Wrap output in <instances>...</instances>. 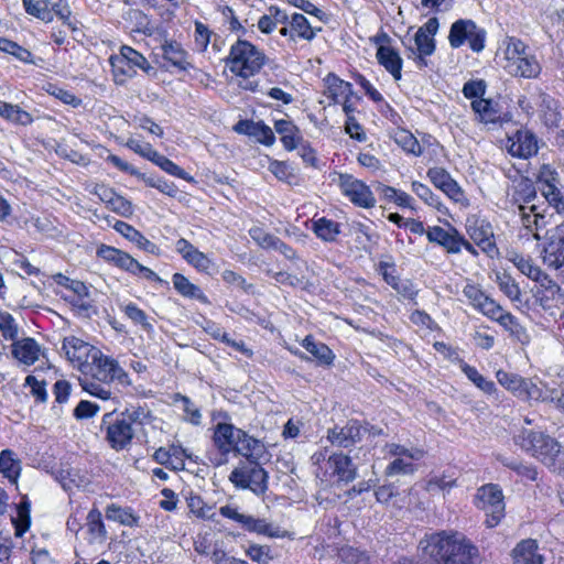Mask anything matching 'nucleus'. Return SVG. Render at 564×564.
I'll list each match as a JSON object with an SVG mask.
<instances>
[{
    "instance_id": "1",
    "label": "nucleus",
    "mask_w": 564,
    "mask_h": 564,
    "mask_svg": "<svg viewBox=\"0 0 564 564\" xmlns=\"http://www.w3.org/2000/svg\"><path fill=\"white\" fill-rule=\"evenodd\" d=\"M419 546L437 564H477L479 558L478 549L459 532L425 534Z\"/></svg>"
},
{
    "instance_id": "2",
    "label": "nucleus",
    "mask_w": 564,
    "mask_h": 564,
    "mask_svg": "<svg viewBox=\"0 0 564 564\" xmlns=\"http://www.w3.org/2000/svg\"><path fill=\"white\" fill-rule=\"evenodd\" d=\"M516 442L551 473L564 477V448L553 437L542 432L524 430L517 436Z\"/></svg>"
},
{
    "instance_id": "3",
    "label": "nucleus",
    "mask_w": 564,
    "mask_h": 564,
    "mask_svg": "<svg viewBox=\"0 0 564 564\" xmlns=\"http://www.w3.org/2000/svg\"><path fill=\"white\" fill-rule=\"evenodd\" d=\"M229 70L243 79L260 72L265 63V55L256 45L246 40H237L225 58Z\"/></svg>"
},
{
    "instance_id": "4",
    "label": "nucleus",
    "mask_w": 564,
    "mask_h": 564,
    "mask_svg": "<svg viewBox=\"0 0 564 564\" xmlns=\"http://www.w3.org/2000/svg\"><path fill=\"white\" fill-rule=\"evenodd\" d=\"M229 480L236 488L249 489L258 496L268 490V473L259 460L241 463L230 473Z\"/></svg>"
},
{
    "instance_id": "5",
    "label": "nucleus",
    "mask_w": 564,
    "mask_h": 564,
    "mask_svg": "<svg viewBox=\"0 0 564 564\" xmlns=\"http://www.w3.org/2000/svg\"><path fill=\"white\" fill-rule=\"evenodd\" d=\"M486 35L485 29L473 20L459 19L451 25L448 42L453 48L467 43L473 52L479 53L485 48Z\"/></svg>"
},
{
    "instance_id": "6",
    "label": "nucleus",
    "mask_w": 564,
    "mask_h": 564,
    "mask_svg": "<svg viewBox=\"0 0 564 564\" xmlns=\"http://www.w3.org/2000/svg\"><path fill=\"white\" fill-rule=\"evenodd\" d=\"M84 372H89L94 379L102 383H110L115 380L121 384L130 383L128 373L119 364L99 349L93 350L91 359L84 368Z\"/></svg>"
},
{
    "instance_id": "7",
    "label": "nucleus",
    "mask_w": 564,
    "mask_h": 564,
    "mask_svg": "<svg viewBox=\"0 0 564 564\" xmlns=\"http://www.w3.org/2000/svg\"><path fill=\"white\" fill-rule=\"evenodd\" d=\"M477 507L485 511L488 528L496 527L505 516L502 490L498 485L488 484L478 489Z\"/></svg>"
},
{
    "instance_id": "8",
    "label": "nucleus",
    "mask_w": 564,
    "mask_h": 564,
    "mask_svg": "<svg viewBox=\"0 0 564 564\" xmlns=\"http://www.w3.org/2000/svg\"><path fill=\"white\" fill-rule=\"evenodd\" d=\"M104 427L106 440L115 451H122L131 444L134 431L127 419H112V413H106L101 422V429Z\"/></svg>"
},
{
    "instance_id": "9",
    "label": "nucleus",
    "mask_w": 564,
    "mask_h": 564,
    "mask_svg": "<svg viewBox=\"0 0 564 564\" xmlns=\"http://www.w3.org/2000/svg\"><path fill=\"white\" fill-rule=\"evenodd\" d=\"M338 185L351 203L362 208H371L376 198L370 188L350 174H338Z\"/></svg>"
},
{
    "instance_id": "10",
    "label": "nucleus",
    "mask_w": 564,
    "mask_h": 564,
    "mask_svg": "<svg viewBox=\"0 0 564 564\" xmlns=\"http://www.w3.org/2000/svg\"><path fill=\"white\" fill-rule=\"evenodd\" d=\"M364 425L357 420H349L343 426L335 425L327 431V440L334 446L350 447L361 442L364 435Z\"/></svg>"
},
{
    "instance_id": "11",
    "label": "nucleus",
    "mask_w": 564,
    "mask_h": 564,
    "mask_svg": "<svg viewBox=\"0 0 564 564\" xmlns=\"http://www.w3.org/2000/svg\"><path fill=\"white\" fill-rule=\"evenodd\" d=\"M508 152L512 156L528 159L538 153V140L528 129H519L507 140Z\"/></svg>"
},
{
    "instance_id": "12",
    "label": "nucleus",
    "mask_w": 564,
    "mask_h": 564,
    "mask_svg": "<svg viewBox=\"0 0 564 564\" xmlns=\"http://www.w3.org/2000/svg\"><path fill=\"white\" fill-rule=\"evenodd\" d=\"M426 238L430 242L443 247L448 253H459L462 250L463 235L453 226H448L447 229L441 226L429 227Z\"/></svg>"
},
{
    "instance_id": "13",
    "label": "nucleus",
    "mask_w": 564,
    "mask_h": 564,
    "mask_svg": "<svg viewBox=\"0 0 564 564\" xmlns=\"http://www.w3.org/2000/svg\"><path fill=\"white\" fill-rule=\"evenodd\" d=\"M466 231L470 239L485 252H489L495 248L492 227L485 219L476 216L467 217Z\"/></svg>"
},
{
    "instance_id": "14",
    "label": "nucleus",
    "mask_w": 564,
    "mask_h": 564,
    "mask_svg": "<svg viewBox=\"0 0 564 564\" xmlns=\"http://www.w3.org/2000/svg\"><path fill=\"white\" fill-rule=\"evenodd\" d=\"M544 263L555 270L564 265V221L556 226L543 249Z\"/></svg>"
},
{
    "instance_id": "15",
    "label": "nucleus",
    "mask_w": 564,
    "mask_h": 564,
    "mask_svg": "<svg viewBox=\"0 0 564 564\" xmlns=\"http://www.w3.org/2000/svg\"><path fill=\"white\" fill-rule=\"evenodd\" d=\"M62 349L65 351L67 359L84 371L91 359L93 350L96 348L75 336H70L64 338Z\"/></svg>"
},
{
    "instance_id": "16",
    "label": "nucleus",
    "mask_w": 564,
    "mask_h": 564,
    "mask_svg": "<svg viewBox=\"0 0 564 564\" xmlns=\"http://www.w3.org/2000/svg\"><path fill=\"white\" fill-rule=\"evenodd\" d=\"M243 436V431L229 423H218L214 431V444L218 451L227 455L235 452L236 443Z\"/></svg>"
},
{
    "instance_id": "17",
    "label": "nucleus",
    "mask_w": 564,
    "mask_h": 564,
    "mask_svg": "<svg viewBox=\"0 0 564 564\" xmlns=\"http://www.w3.org/2000/svg\"><path fill=\"white\" fill-rule=\"evenodd\" d=\"M427 176L435 187L454 202H460L464 198L462 188L445 169L432 167L427 171Z\"/></svg>"
},
{
    "instance_id": "18",
    "label": "nucleus",
    "mask_w": 564,
    "mask_h": 564,
    "mask_svg": "<svg viewBox=\"0 0 564 564\" xmlns=\"http://www.w3.org/2000/svg\"><path fill=\"white\" fill-rule=\"evenodd\" d=\"M541 289L535 293L536 300L543 308L550 307V300H562L564 299V292L561 286L544 271L533 280Z\"/></svg>"
},
{
    "instance_id": "19",
    "label": "nucleus",
    "mask_w": 564,
    "mask_h": 564,
    "mask_svg": "<svg viewBox=\"0 0 564 564\" xmlns=\"http://www.w3.org/2000/svg\"><path fill=\"white\" fill-rule=\"evenodd\" d=\"M518 213L521 218L522 226L530 232H533V238L540 240L541 236L539 230L546 225L544 215L540 212L536 205H522L518 206Z\"/></svg>"
},
{
    "instance_id": "20",
    "label": "nucleus",
    "mask_w": 564,
    "mask_h": 564,
    "mask_svg": "<svg viewBox=\"0 0 564 564\" xmlns=\"http://www.w3.org/2000/svg\"><path fill=\"white\" fill-rule=\"evenodd\" d=\"M113 228L122 235L126 239L133 242L139 249L144 250L151 254H159V247L147 239L139 230L133 228L131 225L117 220Z\"/></svg>"
},
{
    "instance_id": "21",
    "label": "nucleus",
    "mask_w": 564,
    "mask_h": 564,
    "mask_svg": "<svg viewBox=\"0 0 564 564\" xmlns=\"http://www.w3.org/2000/svg\"><path fill=\"white\" fill-rule=\"evenodd\" d=\"M538 542L522 540L512 551L513 564H543V556L538 553Z\"/></svg>"
},
{
    "instance_id": "22",
    "label": "nucleus",
    "mask_w": 564,
    "mask_h": 564,
    "mask_svg": "<svg viewBox=\"0 0 564 564\" xmlns=\"http://www.w3.org/2000/svg\"><path fill=\"white\" fill-rule=\"evenodd\" d=\"M62 0H22L25 12L45 23L53 21V9Z\"/></svg>"
},
{
    "instance_id": "23",
    "label": "nucleus",
    "mask_w": 564,
    "mask_h": 564,
    "mask_svg": "<svg viewBox=\"0 0 564 564\" xmlns=\"http://www.w3.org/2000/svg\"><path fill=\"white\" fill-rule=\"evenodd\" d=\"M86 527L89 535L88 542L90 544L102 545L106 543L108 533L101 519V512L97 508L88 512Z\"/></svg>"
},
{
    "instance_id": "24",
    "label": "nucleus",
    "mask_w": 564,
    "mask_h": 564,
    "mask_svg": "<svg viewBox=\"0 0 564 564\" xmlns=\"http://www.w3.org/2000/svg\"><path fill=\"white\" fill-rule=\"evenodd\" d=\"M40 346L35 339L26 337L12 345V355L25 365H33L40 357Z\"/></svg>"
},
{
    "instance_id": "25",
    "label": "nucleus",
    "mask_w": 564,
    "mask_h": 564,
    "mask_svg": "<svg viewBox=\"0 0 564 564\" xmlns=\"http://www.w3.org/2000/svg\"><path fill=\"white\" fill-rule=\"evenodd\" d=\"M235 453L245 456L248 462L260 460L265 453V447L262 442L243 431V436L236 443Z\"/></svg>"
},
{
    "instance_id": "26",
    "label": "nucleus",
    "mask_w": 564,
    "mask_h": 564,
    "mask_svg": "<svg viewBox=\"0 0 564 564\" xmlns=\"http://www.w3.org/2000/svg\"><path fill=\"white\" fill-rule=\"evenodd\" d=\"M97 256L105 260L106 262L111 263L127 272L131 270V264L134 260V258L131 257L129 253L106 245H101L97 249Z\"/></svg>"
},
{
    "instance_id": "27",
    "label": "nucleus",
    "mask_w": 564,
    "mask_h": 564,
    "mask_svg": "<svg viewBox=\"0 0 564 564\" xmlns=\"http://www.w3.org/2000/svg\"><path fill=\"white\" fill-rule=\"evenodd\" d=\"M377 58L394 79L401 78L402 58L399 53L390 46H379L377 50Z\"/></svg>"
},
{
    "instance_id": "28",
    "label": "nucleus",
    "mask_w": 564,
    "mask_h": 564,
    "mask_svg": "<svg viewBox=\"0 0 564 564\" xmlns=\"http://www.w3.org/2000/svg\"><path fill=\"white\" fill-rule=\"evenodd\" d=\"M505 69L513 76H521L525 78L536 77L541 70L540 64L533 56L524 54L514 64L505 65Z\"/></svg>"
},
{
    "instance_id": "29",
    "label": "nucleus",
    "mask_w": 564,
    "mask_h": 564,
    "mask_svg": "<svg viewBox=\"0 0 564 564\" xmlns=\"http://www.w3.org/2000/svg\"><path fill=\"white\" fill-rule=\"evenodd\" d=\"M328 464L339 480L350 482L356 478V468L349 456L341 453L334 454L329 457Z\"/></svg>"
},
{
    "instance_id": "30",
    "label": "nucleus",
    "mask_w": 564,
    "mask_h": 564,
    "mask_svg": "<svg viewBox=\"0 0 564 564\" xmlns=\"http://www.w3.org/2000/svg\"><path fill=\"white\" fill-rule=\"evenodd\" d=\"M240 525L249 531L258 534H263L270 538H280L283 536V531L273 527L271 523H268L264 519L254 518L250 514H245Z\"/></svg>"
},
{
    "instance_id": "31",
    "label": "nucleus",
    "mask_w": 564,
    "mask_h": 564,
    "mask_svg": "<svg viewBox=\"0 0 564 564\" xmlns=\"http://www.w3.org/2000/svg\"><path fill=\"white\" fill-rule=\"evenodd\" d=\"M274 129L281 135V141L288 151L297 148L302 138L295 124L289 120L281 119L274 122Z\"/></svg>"
},
{
    "instance_id": "32",
    "label": "nucleus",
    "mask_w": 564,
    "mask_h": 564,
    "mask_svg": "<svg viewBox=\"0 0 564 564\" xmlns=\"http://www.w3.org/2000/svg\"><path fill=\"white\" fill-rule=\"evenodd\" d=\"M173 285L175 290L183 296L188 299H195L200 303H208L207 296L203 291L195 284H193L186 276L181 273H174L172 276Z\"/></svg>"
},
{
    "instance_id": "33",
    "label": "nucleus",
    "mask_w": 564,
    "mask_h": 564,
    "mask_svg": "<svg viewBox=\"0 0 564 564\" xmlns=\"http://www.w3.org/2000/svg\"><path fill=\"white\" fill-rule=\"evenodd\" d=\"M30 509L31 502L26 496H23L21 501L17 505V516L11 518L12 524L15 530L14 534L17 538L23 536V534L30 528Z\"/></svg>"
},
{
    "instance_id": "34",
    "label": "nucleus",
    "mask_w": 564,
    "mask_h": 564,
    "mask_svg": "<svg viewBox=\"0 0 564 564\" xmlns=\"http://www.w3.org/2000/svg\"><path fill=\"white\" fill-rule=\"evenodd\" d=\"M0 473L12 484L18 482L21 474V462L14 457V453L10 449H4L0 454Z\"/></svg>"
},
{
    "instance_id": "35",
    "label": "nucleus",
    "mask_w": 564,
    "mask_h": 564,
    "mask_svg": "<svg viewBox=\"0 0 564 564\" xmlns=\"http://www.w3.org/2000/svg\"><path fill=\"white\" fill-rule=\"evenodd\" d=\"M302 346L314 357L321 365L329 366L334 361L333 351L323 343L315 341L312 336H306Z\"/></svg>"
},
{
    "instance_id": "36",
    "label": "nucleus",
    "mask_w": 564,
    "mask_h": 564,
    "mask_svg": "<svg viewBox=\"0 0 564 564\" xmlns=\"http://www.w3.org/2000/svg\"><path fill=\"white\" fill-rule=\"evenodd\" d=\"M106 518L127 527L138 525L139 522V517L133 513L131 508H122L115 503L107 507Z\"/></svg>"
},
{
    "instance_id": "37",
    "label": "nucleus",
    "mask_w": 564,
    "mask_h": 564,
    "mask_svg": "<svg viewBox=\"0 0 564 564\" xmlns=\"http://www.w3.org/2000/svg\"><path fill=\"white\" fill-rule=\"evenodd\" d=\"M162 56L172 65L181 69H186L189 65L186 61V52L177 42H165L162 45Z\"/></svg>"
},
{
    "instance_id": "38",
    "label": "nucleus",
    "mask_w": 564,
    "mask_h": 564,
    "mask_svg": "<svg viewBox=\"0 0 564 564\" xmlns=\"http://www.w3.org/2000/svg\"><path fill=\"white\" fill-rule=\"evenodd\" d=\"M149 161L153 162L170 175L180 177L187 182H194L193 176H191L187 172H185L181 166L172 162L170 159L159 153L156 150L154 153H152V156Z\"/></svg>"
},
{
    "instance_id": "39",
    "label": "nucleus",
    "mask_w": 564,
    "mask_h": 564,
    "mask_svg": "<svg viewBox=\"0 0 564 564\" xmlns=\"http://www.w3.org/2000/svg\"><path fill=\"white\" fill-rule=\"evenodd\" d=\"M459 368L464 372V375L481 391L488 394L495 392V382L486 379L482 375L478 372V370L475 367L469 366L464 360H459Z\"/></svg>"
},
{
    "instance_id": "40",
    "label": "nucleus",
    "mask_w": 564,
    "mask_h": 564,
    "mask_svg": "<svg viewBox=\"0 0 564 564\" xmlns=\"http://www.w3.org/2000/svg\"><path fill=\"white\" fill-rule=\"evenodd\" d=\"M509 260L516 265V268L529 279L534 280L542 269L534 264L530 257L512 252L509 256Z\"/></svg>"
},
{
    "instance_id": "41",
    "label": "nucleus",
    "mask_w": 564,
    "mask_h": 564,
    "mask_svg": "<svg viewBox=\"0 0 564 564\" xmlns=\"http://www.w3.org/2000/svg\"><path fill=\"white\" fill-rule=\"evenodd\" d=\"M496 321L518 340L523 341L528 338L524 327L511 313L503 311Z\"/></svg>"
},
{
    "instance_id": "42",
    "label": "nucleus",
    "mask_w": 564,
    "mask_h": 564,
    "mask_svg": "<svg viewBox=\"0 0 564 564\" xmlns=\"http://www.w3.org/2000/svg\"><path fill=\"white\" fill-rule=\"evenodd\" d=\"M314 232L325 241H334L339 234V225L323 217L314 223Z\"/></svg>"
},
{
    "instance_id": "43",
    "label": "nucleus",
    "mask_w": 564,
    "mask_h": 564,
    "mask_svg": "<svg viewBox=\"0 0 564 564\" xmlns=\"http://www.w3.org/2000/svg\"><path fill=\"white\" fill-rule=\"evenodd\" d=\"M291 32L297 34L299 37L304 39L306 41H312L315 37V31L311 26L307 19L300 13L292 14L291 21Z\"/></svg>"
},
{
    "instance_id": "44",
    "label": "nucleus",
    "mask_w": 564,
    "mask_h": 564,
    "mask_svg": "<svg viewBox=\"0 0 564 564\" xmlns=\"http://www.w3.org/2000/svg\"><path fill=\"white\" fill-rule=\"evenodd\" d=\"M120 57H124V59L133 67V69L137 70V68L142 69L147 74L150 73V70L153 69V67L149 64L147 58L137 52L134 48L130 46L123 45L120 50Z\"/></svg>"
},
{
    "instance_id": "45",
    "label": "nucleus",
    "mask_w": 564,
    "mask_h": 564,
    "mask_svg": "<svg viewBox=\"0 0 564 564\" xmlns=\"http://www.w3.org/2000/svg\"><path fill=\"white\" fill-rule=\"evenodd\" d=\"M553 391H543L542 388L538 387L531 380L525 379L523 383V388L519 394V398L525 400H534V401H553L552 397Z\"/></svg>"
},
{
    "instance_id": "46",
    "label": "nucleus",
    "mask_w": 564,
    "mask_h": 564,
    "mask_svg": "<svg viewBox=\"0 0 564 564\" xmlns=\"http://www.w3.org/2000/svg\"><path fill=\"white\" fill-rule=\"evenodd\" d=\"M500 291L512 302H521V290L518 283L507 273H498L496 279Z\"/></svg>"
},
{
    "instance_id": "47",
    "label": "nucleus",
    "mask_w": 564,
    "mask_h": 564,
    "mask_svg": "<svg viewBox=\"0 0 564 564\" xmlns=\"http://www.w3.org/2000/svg\"><path fill=\"white\" fill-rule=\"evenodd\" d=\"M395 142L408 153L415 156L422 154V148L416 138L408 130H400L395 133Z\"/></svg>"
},
{
    "instance_id": "48",
    "label": "nucleus",
    "mask_w": 564,
    "mask_h": 564,
    "mask_svg": "<svg viewBox=\"0 0 564 564\" xmlns=\"http://www.w3.org/2000/svg\"><path fill=\"white\" fill-rule=\"evenodd\" d=\"M542 194L550 206L554 207L558 214L564 213V195L553 183H543Z\"/></svg>"
},
{
    "instance_id": "49",
    "label": "nucleus",
    "mask_w": 564,
    "mask_h": 564,
    "mask_svg": "<svg viewBox=\"0 0 564 564\" xmlns=\"http://www.w3.org/2000/svg\"><path fill=\"white\" fill-rule=\"evenodd\" d=\"M248 135L256 138L264 145H272L275 141L272 129L263 122H253L249 124Z\"/></svg>"
},
{
    "instance_id": "50",
    "label": "nucleus",
    "mask_w": 564,
    "mask_h": 564,
    "mask_svg": "<svg viewBox=\"0 0 564 564\" xmlns=\"http://www.w3.org/2000/svg\"><path fill=\"white\" fill-rule=\"evenodd\" d=\"M498 382L506 389L512 391L519 397L521 389L523 388L524 378L517 373L498 370L496 373Z\"/></svg>"
},
{
    "instance_id": "51",
    "label": "nucleus",
    "mask_w": 564,
    "mask_h": 564,
    "mask_svg": "<svg viewBox=\"0 0 564 564\" xmlns=\"http://www.w3.org/2000/svg\"><path fill=\"white\" fill-rule=\"evenodd\" d=\"M138 177L141 178L148 186L154 187L159 189L161 193L169 195L171 197L176 196L178 192L174 183L163 180L161 177L147 176L143 173H141V175H138Z\"/></svg>"
},
{
    "instance_id": "52",
    "label": "nucleus",
    "mask_w": 564,
    "mask_h": 564,
    "mask_svg": "<svg viewBox=\"0 0 564 564\" xmlns=\"http://www.w3.org/2000/svg\"><path fill=\"white\" fill-rule=\"evenodd\" d=\"M414 42L420 54V61L423 64H426L423 57L433 54L435 50L434 37L430 36V34L423 33V31H417L414 36Z\"/></svg>"
},
{
    "instance_id": "53",
    "label": "nucleus",
    "mask_w": 564,
    "mask_h": 564,
    "mask_svg": "<svg viewBox=\"0 0 564 564\" xmlns=\"http://www.w3.org/2000/svg\"><path fill=\"white\" fill-rule=\"evenodd\" d=\"M187 507L189 511L198 518L210 519L214 517L213 508L207 506L200 496L191 495L187 497Z\"/></svg>"
},
{
    "instance_id": "54",
    "label": "nucleus",
    "mask_w": 564,
    "mask_h": 564,
    "mask_svg": "<svg viewBox=\"0 0 564 564\" xmlns=\"http://www.w3.org/2000/svg\"><path fill=\"white\" fill-rule=\"evenodd\" d=\"M338 557L345 564H368L369 562L365 552L351 546H343L338 551Z\"/></svg>"
},
{
    "instance_id": "55",
    "label": "nucleus",
    "mask_w": 564,
    "mask_h": 564,
    "mask_svg": "<svg viewBox=\"0 0 564 564\" xmlns=\"http://www.w3.org/2000/svg\"><path fill=\"white\" fill-rule=\"evenodd\" d=\"M123 312L132 322L140 324L145 332L153 330V325L148 322L145 312L139 308L134 303H128L123 307Z\"/></svg>"
},
{
    "instance_id": "56",
    "label": "nucleus",
    "mask_w": 564,
    "mask_h": 564,
    "mask_svg": "<svg viewBox=\"0 0 564 564\" xmlns=\"http://www.w3.org/2000/svg\"><path fill=\"white\" fill-rule=\"evenodd\" d=\"M121 417L127 419L131 426L132 424L142 425L150 420L151 412L141 405L132 406L130 409H126V411L121 413Z\"/></svg>"
},
{
    "instance_id": "57",
    "label": "nucleus",
    "mask_w": 564,
    "mask_h": 564,
    "mask_svg": "<svg viewBox=\"0 0 564 564\" xmlns=\"http://www.w3.org/2000/svg\"><path fill=\"white\" fill-rule=\"evenodd\" d=\"M173 401L177 402L181 401L183 403V411L187 414V420L194 424L199 425L202 414L198 408L194 405V403L191 401V399L186 395H183L181 393H176L173 397Z\"/></svg>"
},
{
    "instance_id": "58",
    "label": "nucleus",
    "mask_w": 564,
    "mask_h": 564,
    "mask_svg": "<svg viewBox=\"0 0 564 564\" xmlns=\"http://www.w3.org/2000/svg\"><path fill=\"white\" fill-rule=\"evenodd\" d=\"M412 191L429 206L441 210L442 205L438 200V197L432 193L427 185L415 181L412 183Z\"/></svg>"
},
{
    "instance_id": "59",
    "label": "nucleus",
    "mask_w": 564,
    "mask_h": 564,
    "mask_svg": "<svg viewBox=\"0 0 564 564\" xmlns=\"http://www.w3.org/2000/svg\"><path fill=\"white\" fill-rule=\"evenodd\" d=\"M525 53V45L522 41L517 39H510L506 51H505V65L514 64L518 59H520Z\"/></svg>"
},
{
    "instance_id": "60",
    "label": "nucleus",
    "mask_w": 564,
    "mask_h": 564,
    "mask_svg": "<svg viewBox=\"0 0 564 564\" xmlns=\"http://www.w3.org/2000/svg\"><path fill=\"white\" fill-rule=\"evenodd\" d=\"M250 237L263 249H273L279 237L267 232L261 227L254 226L249 230Z\"/></svg>"
},
{
    "instance_id": "61",
    "label": "nucleus",
    "mask_w": 564,
    "mask_h": 564,
    "mask_svg": "<svg viewBox=\"0 0 564 564\" xmlns=\"http://www.w3.org/2000/svg\"><path fill=\"white\" fill-rule=\"evenodd\" d=\"M100 381L85 379L82 380V388L93 397H97L101 400H108L111 397V391Z\"/></svg>"
},
{
    "instance_id": "62",
    "label": "nucleus",
    "mask_w": 564,
    "mask_h": 564,
    "mask_svg": "<svg viewBox=\"0 0 564 564\" xmlns=\"http://www.w3.org/2000/svg\"><path fill=\"white\" fill-rule=\"evenodd\" d=\"M328 89L334 96L345 95L347 98L352 95V86L350 83L345 82L336 75H328L327 77Z\"/></svg>"
},
{
    "instance_id": "63",
    "label": "nucleus",
    "mask_w": 564,
    "mask_h": 564,
    "mask_svg": "<svg viewBox=\"0 0 564 564\" xmlns=\"http://www.w3.org/2000/svg\"><path fill=\"white\" fill-rule=\"evenodd\" d=\"M25 386L30 387L31 394L35 398L36 402L45 403L47 401V391L44 380H37L34 376L25 378Z\"/></svg>"
},
{
    "instance_id": "64",
    "label": "nucleus",
    "mask_w": 564,
    "mask_h": 564,
    "mask_svg": "<svg viewBox=\"0 0 564 564\" xmlns=\"http://www.w3.org/2000/svg\"><path fill=\"white\" fill-rule=\"evenodd\" d=\"M0 330L6 339L13 340L18 335V326L12 315L0 310Z\"/></svg>"
}]
</instances>
